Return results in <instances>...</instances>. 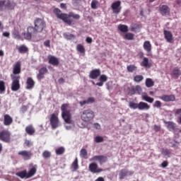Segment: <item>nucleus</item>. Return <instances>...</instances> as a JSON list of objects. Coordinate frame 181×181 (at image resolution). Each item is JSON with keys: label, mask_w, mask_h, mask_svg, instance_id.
<instances>
[{"label": "nucleus", "mask_w": 181, "mask_h": 181, "mask_svg": "<svg viewBox=\"0 0 181 181\" xmlns=\"http://www.w3.org/2000/svg\"><path fill=\"white\" fill-rule=\"evenodd\" d=\"M54 13L58 19H61V21H63L64 23H66V25H69V26L73 25V20H71V18L76 21H78V19L81 18L79 14H76L74 12H69L68 14L62 13V11L59 8H54Z\"/></svg>", "instance_id": "1"}, {"label": "nucleus", "mask_w": 181, "mask_h": 181, "mask_svg": "<svg viewBox=\"0 0 181 181\" xmlns=\"http://www.w3.org/2000/svg\"><path fill=\"white\" fill-rule=\"evenodd\" d=\"M62 117L66 124H73L71 119V107L69 103H64L61 106Z\"/></svg>", "instance_id": "2"}, {"label": "nucleus", "mask_w": 181, "mask_h": 181, "mask_svg": "<svg viewBox=\"0 0 181 181\" xmlns=\"http://www.w3.org/2000/svg\"><path fill=\"white\" fill-rule=\"evenodd\" d=\"M36 172L37 170L35 167H33L28 173L26 170L18 172L16 173V175L20 177L21 179H30V177H33L35 175H36Z\"/></svg>", "instance_id": "3"}, {"label": "nucleus", "mask_w": 181, "mask_h": 181, "mask_svg": "<svg viewBox=\"0 0 181 181\" xmlns=\"http://www.w3.org/2000/svg\"><path fill=\"white\" fill-rule=\"evenodd\" d=\"M94 112L91 110V109L84 110L81 115L82 121H84L85 122H90L91 119H94Z\"/></svg>", "instance_id": "4"}, {"label": "nucleus", "mask_w": 181, "mask_h": 181, "mask_svg": "<svg viewBox=\"0 0 181 181\" xmlns=\"http://www.w3.org/2000/svg\"><path fill=\"white\" fill-rule=\"evenodd\" d=\"M12 80L11 90L12 91H18L21 88V76L19 75H11Z\"/></svg>", "instance_id": "5"}, {"label": "nucleus", "mask_w": 181, "mask_h": 181, "mask_svg": "<svg viewBox=\"0 0 181 181\" xmlns=\"http://www.w3.org/2000/svg\"><path fill=\"white\" fill-rule=\"evenodd\" d=\"M35 28L38 33H42L46 28V22L42 18H36L34 21Z\"/></svg>", "instance_id": "6"}, {"label": "nucleus", "mask_w": 181, "mask_h": 181, "mask_svg": "<svg viewBox=\"0 0 181 181\" xmlns=\"http://www.w3.org/2000/svg\"><path fill=\"white\" fill-rule=\"evenodd\" d=\"M11 132L8 129H4L0 132V141L5 142L6 144H10L11 142Z\"/></svg>", "instance_id": "7"}, {"label": "nucleus", "mask_w": 181, "mask_h": 181, "mask_svg": "<svg viewBox=\"0 0 181 181\" xmlns=\"http://www.w3.org/2000/svg\"><path fill=\"white\" fill-rule=\"evenodd\" d=\"M36 33H39L36 27L28 26L27 28V33H24V37L26 40H32V36L36 35Z\"/></svg>", "instance_id": "8"}, {"label": "nucleus", "mask_w": 181, "mask_h": 181, "mask_svg": "<svg viewBox=\"0 0 181 181\" xmlns=\"http://www.w3.org/2000/svg\"><path fill=\"white\" fill-rule=\"evenodd\" d=\"M111 9L115 15H118L121 13L122 7L121 6V1L118 0L113 2L111 5Z\"/></svg>", "instance_id": "9"}, {"label": "nucleus", "mask_w": 181, "mask_h": 181, "mask_svg": "<svg viewBox=\"0 0 181 181\" xmlns=\"http://www.w3.org/2000/svg\"><path fill=\"white\" fill-rule=\"evenodd\" d=\"M50 125L52 129H56V128H59V117L56 115V114L53 113L49 119Z\"/></svg>", "instance_id": "10"}, {"label": "nucleus", "mask_w": 181, "mask_h": 181, "mask_svg": "<svg viewBox=\"0 0 181 181\" xmlns=\"http://www.w3.org/2000/svg\"><path fill=\"white\" fill-rule=\"evenodd\" d=\"M134 171L133 170H128L127 169L123 168L119 170V178L122 180L123 179H125L127 176H132L134 175Z\"/></svg>", "instance_id": "11"}, {"label": "nucleus", "mask_w": 181, "mask_h": 181, "mask_svg": "<svg viewBox=\"0 0 181 181\" xmlns=\"http://www.w3.org/2000/svg\"><path fill=\"white\" fill-rule=\"evenodd\" d=\"M89 170L91 173H101L104 170L103 168H98L97 163H91L89 164Z\"/></svg>", "instance_id": "12"}, {"label": "nucleus", "mask_w": 181, "mask_h": 181, "mask_svg": "<svg viewBox=\"0 0 181 181\" xmlns=\"http://www.w3.org/2000/svg\"><path fill=\"white\" fill-rule=\"evenodd\" d=\"M22 64L21 62H17L13 66V76H19L21 74Z\"/></svg>", "instance_id": "13"}, {"label": "nucleus", "mask_w": 181, "mask_h": 181, "mask_svg": "<svg viewBox=\"0 0 181 181\" xmlns=\"http://www.w3.org/2000/svg\"><path fill=\"white\" fill-rule=\"evenodd\" d=\"M158 11L162 16H168L170 13V8L168 5L160 6Z\"/></svg>", "instance_id": "14"}, {"label": "nucleus", "mask_w": 181, "mask_h": 181, "mask_svg": "<svg viewBox=\"0 0 181 181\" xmlns=\"http://www.w3.org/2000/svg\"><path fill=\"white\" fill-rule=\"evenodd\" d=\"M101 76V70L100 69H95L90 71L89 78L92 80H95Z\"/></svg>", "instance_id": "15"}, {"label": "nucleus", "mask_w": 181, "mask_h": 181, "mask_svg": "<svg viewBox=\"0 0 181 181\" xmlns=\"http://www.w3.org/2000/svg\"><path fill=\"white\" fill-rule=\"evenodd\" d=\"M90 160H93V161H98L100 165H101L102 163H105V162H107V160H108V158H107V156H95L93 157H92Z\"/></svg>", "instance_id": "16"}, {"label": "nucleus", "mask_w": 181, "mask_h": 181, "mask_svg": "<svg viewBox=\"0 0 181 181\" xmlns=\"http://www.w3.org/2000/svg\"><path fill=\"white\" fill-rule=\"evenodd\" d=\"M159 99L165 101V103H170V101H175L176 100V97L175 95H163L159 97Z\"/></svg>", "instance_id": "17"}, {"label": "nucleus", "mask_w": 181, "mask_h": 181, "mask_svg": "<svg viewBox=\"0 0 181 181\" xmlns=\"http://www.w3.org/2000/svg\"><path fill=\"white\" fill-rule=\"evenodd\" d=\"M18 155L23 156L24 160H29L32 158V153L28 151H21L18 153Z\"/></svg>", "instance_id": "18"}, {"label": "nucleus", "mask_w": 181, "mask_h": 181, "mask_svg": "<svg viewBox=\"0 0 181 181\" xmlns=\"http://www.w3.org/2000/svg\"><path fill=\"white\" fill-rule=\"evenodd\" d=\"M49 73V70H47V68L42 67L39 70L38 74H37V80H42L45 78V74H47Z\"/></svg>", "instance_id": "19"}, {"label": "nucleus", "mask_w": 181, "mask_h": 181, "mask_svg": "<svg viewBox=\"0 0 181 181\" xmlns=\"http://www.w3.org/2000/svg\"><path fill=\"white\" fill-rule=\"evenodd\" d=\"M47 59L48 63L52 66H58L59 64V59L53 55H49Z\"/></svg>", "instance_id": "20"}, {"label": "nucleus", "mask_w": 181, "mask_h": 181, "mask_svg": "<svg viewBox=\"0 0 181 181\" xmlns=\"http://www.w3.org/2000/svg\"><path fill=\"white\" fill-rule=\"evenodd\" d=\"M94 103H95V98L94 97H90V98H88L86 100L80 101L79 104L81 107H83V105H86L94 104Z\"/></svg>", "instance_id": "21"}, {"label": "nucleus", "mask_w": 181, "mask_h": 181, "mask_svg": "<svg viewBox=\"0 0 181 181\" xmlns=\"http://www.w3.org/2000/svg\"><path fill=\"white\" fill-rule=\"evenodd\" d=\"M17 50L20 54H26V53H29V47L25 45L18 46Z\"/></svg>", "instance_id": "22"}, {"label": "nucleus", "mask_w": 181, "mask_h": 181, "mask_svg": "<svg viewBox=\"0 0 181 181\" xmlns=\"http://www.w3.org/2000/svg\"><path fill=\"white\" fill-rule=\"evenodd\" d=\"M108 80V76L105 74H102L99 77V81L96 83V86H98L99 87H103L104 86V83Z\"/></svg>", "instance_id": "23"}, {"label": "nucleus", "mask_w": 181, "mask_h": 181, "mask_svg": "<svg viewBox=\"0 0 181 181\" xmlns=\"http://www.w3.org/2000/svg\"><path fill=\"white\" fill-rule=\"evenodd\" d=\"M12 122H13V119L11 115L6 114L4 116V124L6 126L11 125Z\"/></svg>", "instance_id": "24"}, {"label": "nucleus", "mask_w": 181, "mask_h": 181, "mask_svg": "<svg viewBox=\"0 0 181 181\" xmlns=\"http://www.w3.org/2000/svg\"><path fill=\"white\" fill-rule=\"evenodd\" d=\"M140 66H141V67H145L146 69H151V67H152V64L149 62V59L144 57Z\"/></svg>", "instance_id": "25"}, {"label": "nucleus", "mask_w": 181, "mask_h": 181, "mask_svg": "<svg viewBox=\"0 0 181 181\" xmlns=\"http://www.w3.org/2000/svg\"><path fill=\"white\" fill-rule=\"evenodd\" d=\"M164 37L168 42V43H172L173 40V35L169 30H164Z\"/></svg>", "instance_id": "26"}, {"label": "nucleus", "mask_w": 181, "mask_h": 181, "mask_svg": "<svg viewBox=\"0 0 181 181\" xmlns=\"http://www.w3.org/2000/svg\"><path fill=\"white\" fill-rule=\"evenodd\" d=\"M151 108V106L145 103V102H140L139 103V107L138 110H140V111H144V110L148 111Z\"/></svg>", "instance_id": "27"}, {"label": "nucleus", "mask_w": 181, "mask_h": 181, "mask_svg": "<svg viewBox=\"0 0 181 181\" xmlns=\"http://www.w3.org/2000/svg\"><path fill=\"white\" fill-rule=\"evenodd\" d=\"M26 85L27 90H32V88L35 87V81H33V78L28 77L27 78Z\"/></svg>", "instance_id": "28"}, {"label": "nucleus", "mask_w": 181, "mask_h": 181, "mask_svg": "<svg viewBox=\"0 0 181 181\" xmlns=\"http://www.w3.org/2000/svg\"><path fill=\"white\" fill-rule=\"evenodd\" d=\"M171 76L174 78H179V76H181L180 69L177 66L173 68Z\"/></svg>", "instance_id": "29"}, {"label": "nucleus", "mask_w": 181, "mask_h": 181, "mask_svg": "<svg viewBox=\"0 0 181 181\" xmlns=\"http://www.w3.org/2000/svg\"><path fill=\"white\" fill-rule=\"evenodd\" d=\"M165 124H167V128L170 131L175 132L177 129V125L173 122H166Z\"/></svg>", "instance_id": "30"}, {"label": "nucleus", "mask_w": 181, "mask_h": 181, "mask_svg": "<svg viewBox=\"0 0 181 181\" xmlns=\"http://www.w3.org/2000/svg\"><path fill=\"white\" fill-rule=\"evenodd\" d=\"M143 47L144 50H146V52H147L148 53H149L152 50V45H151V42L149 41H145L143 45Z\"/></svg>", "instance_id": "31"}, {"label": "nucleus", "mask_w": 181, "mask_h": 181, "mask_svg": "<svg viewBox=\"0 0 181 181\" xmlns=\"http://www.w3.org/2000/svg\"><path fill=\"white\" fill-rule=\"evenodd\" d=\"M25 132L28 135H34L35 132H36V129H34L33 125H29L25 127Z\"/></svg>", "instance_id": "32"}, {"label": "nucleus", "mask_w": 181, "mask_h": 181, "mask_svg": "<svg viewBox=\"0 0 181 181\" xmlns=\"http://www.w3.org/2000/svg\"><path fill=\"white\" fill-rule=\"evenodd\" d=\"M16 6V4H15V2H11V1H8L5 4V8L8 9L9 11H13Z\"/></svg>", "instance_id": "33"}, {"label": "nucleus", "mask_w": 181, "mask_h": 181, "mask_svg": "<svg viewBox=\"0 0 181 181\" xmlns=\"http://www.w3.org/2000/svg\"><path fill=\"white\" fill-rule=\"evenodd\" d=\"M127 70L128 73H135L137 71L138 67L134 64H129L127 66Z\"/></svg>", "instance_id": "34"}, {"label": "nucleus", "mask_w": 181, "mask_h": 181, "mask_svg": "<svg viewBox=\"0 0 181 181\" xmlns=\"http://www.w3.org/2000/svg\"><path fill=\"white\" fill-rule=\"evenodd\" d=\"M71 169L73 172H76L78 169V158H76L74 161L71 165Z\"/></svg>", "instance_id": "35"}, {"label": "nucleus", "mask_w": 181, "mask_h": 181, "mask_svg": "<svg viewBox=\"0 0 181 181\" xmlns=\"http://www.w3.org/2000/svg\"><path fill=\"white\" fill-rule=\"evenodd\" d=\"M124 39L126 40H134V39H135V34L132 33H126L124 35Z\"/></svg>", "instance_id": "36"}, {"label": "nucleus", "mask_w": 181, "mask_h": 181, "mask_svg": "<svg viewBox=\"0 0 181 181\" xmlns=\"http://www.w3.org/2000/svg\"><path fill=\"white\" fill-rule=\"evenodd\" d=\"M118 29L120 30V32H122L123 33H127L128 32V25L120 24L118 25Z\"/></svg>", "instance_id": "37"}, {"label": "nucleus", "mask_w": 181, "mask_h": 181, "mask_svg": "<svg viewBox=\"0 0 181 181\" xmlns=\"http://www.w3.org/2000/svg\"><path fill=\"white\" fill-rule=\"evenodd\" d=\"M88 153H87V150L86 148H81V150L80 151L81 158H83L84 159H88Z\"/></svg>", "instance_id": "38"}, {"label": "nucleus", "mask_w": 181, "mask_h": 181, "mask_svg": "<svg viewBox=\"0 0 181 181\" xmlns=\"http://www.w3.org/2000/svg\"><path fill=\"white\" fill-rule=\"evenodd\" d=\"M6 90V87L5 86V82L4 81H0V94H4Z\"/></svg>", "instance_id": "39"}, {"label": "nucleus", "mask_w": 181, "mask_h": 181, "mask_svg": "<svg viewBox=\"0 0 181 181\" xmlns=\"http://www.w3.org/2000/svg\"><path fill=\"white\" fill-rule=\"evenodd\" d=\"M162 155L163 156H168V158H170V155H172V151L168 148L163 149L161 151Z\"/></svg>", "instance_id": "40"}, {"label": "nucleus", "mask_w": 181, "mask_h": 181, "mask_svg": "<svg viewBox=\"0 0 181 181\" xmlns=\"http://www.w3.org/2000/svg\"><path fill=\"white\" fill-rule=\"evenodd\" d=\"M76 50L77 52H79V53H83V54L86 53V48L81 44H78L76 46Z\"/></svg>", "instance_id": "41"}, {"label": "nucleus", "mask_w": 181, "mask_h": 181, "mask_svg": "<svg viewBox=\"0 0 181 181\" xmlns=\"http://www.w3.org/2000/svg\"><path fill=\"white\" fill-rule=\"evenodd\" d=\"M154 84H155V82H153V81H152L151 78H146V87L148 88L153 87Z\"/></svg>", "instance_id": "42"}, {"label": "nucleus", "mask_w": 181, "mask_h": 181, "mask_svg": "<svg viewBox=\"0 0 181 181\" xmlns=\"http://www.w3.org/2000/svg\"><path fill=\"white\" fill-rule=\"evenodd\" d=\"M142 99L144 100V101H146L147 103H150V104H152V103H153L154 101L153 98H151L146 95H142Z\"/></svg>", "instance_id": "43"}, {"label": "nucleus", "mask_w": 181, "mask_h": 181, "mask_svg": "<svg viewBox=\"0 0 181 181\" xmlns=\"http://www.w3.org/2000/svg\"><path fill=\"white\" fill-rule=\"evenodd\" d=\"M42 157L44 159H49L52 157V153L46 150L42 153Z\"/></svg>", "instance_id": "44"}, {"label": "nucleus", "mask_w": 181, "mask_h": 181, "mask_svg": "<svg viewBox=\"0 0 181 181\" xmlns=\"http://www.w3.org/2000/svg\"><path fill=\"white\" fill-rule=\"evenodd\" d=\"M66 149H64V147H59L55 150L56 155H63Z\"/></svg>", "instance_id": "45"}, {"label": "nucleus", "mask_w": 181, "mask_h": 181, "mask_svg": "<svg viewBox=\"0 0 181 181\" xmlns=\"http://www.w3.org/2000/svg\"><path fill=\"white\" fill-rule=\"evenodd\" d=\"M142 80H144V76L142 75H136L134 77V81H135L136 83H141Z\"/></svg>", "instance_id": "46"}, {"label": "nucleus", "mask_w": 181, "mask_h": 181, "mask_svg": "<svg viewBox=\"0 0 181 181\" xmlns=\"http://www.w3.org/2000/svg\"><path fill=\"white\" fill-rule=\"evenodd\" d=\"M137 29H139V24L134 23L130 26L131 32H136Z\"/></svg>", "instance_id": "47"}, {"label": "nucleus", "mask_w": 181, "mask_h": 181, "mask_svg": "<svg viewBox=\"0 0 181 181\" xmlns=\"http://www.w3.org/2000/svg\"><path fill=\"white\" fill-rule=\"evenodd\" d=\"M139 103H135L134 102H129V108H132L133 110H136L139 108Z\"/></svg>", "instance_id": "48"}, {"label": "nucleus", "mask_w": 181, "mask_h": 181, "mask_svg": "<svg viewBox=\"0 0 181 181\" xmlns=\"http://www.w3.org/2000/svg\"><path fill=\"white\" fill-rule=\"evenodd\" d=\"M99 5L98 1L92 0L90 6L92 9H97V6Z\"/></svg>", "instance_id": "49"}, {"label": "nucleus", "mask_w": 181, "mask_h": 181, "mask_svg": "<svg viewBox=\"0 0 181 181\" xmlns=\"http://www.w3.org/2000/svg\"><path fill=\"white\" fill-rule=\"evenodd\" d=\"M95 141L97 143V144H100L101 142H104V138L101 136H98L95 138Z\"/></svg>", "instance_id": "50"}, {"label": "nucleus", "mask_w": 181, "mask_h": 181, "mask_svg": "<svg viewBox=\"0 0 181 181\" xmlns=\"http://www.w3.org/2000/svg\"><path fill=\"white\" fill-rule=\"evenodd\" d=\"M153 107L156 108H160L162 107V103L159 100H156L153 104Z\"/></svg>", "instance_id": "51"}, {"label": "nucleus", "mask_w": 181, "mask_h": 181, "mask_svg": "<svg viewBox=\"0 0 181 181\" xmlns=\"http://www.w3.org/2000/svg\"><path fill=\"white\" fill-rule=\"evenodd\" d=\"M12 35H13L14 39H16L17 37H19V32H18V30H14L12 32Z\"/></svg>", "instance_id": "52"}, {"label": "nucleus", "mask_w": 181, "mask_h": 181, "mask_svg": "<svg viewBox=\"0 0 181 181\" xmlns=\"http://www.w3.org/2000/svg\"><path fill=\"white\" fill-rule=\"evenodd\" d=\"M6 1L3 0L0 1V12H2L4 11V5H5Z\"/></svg>", "instance_id": "53"}, {"label": "nucleus", "mask_w": 181, "mask_h": 181, "mask_svg": "<svg viewBox=\"0 0 181 181\" xmlns=\"http://www.w3.org/2000/svg\"><path fill=\"white\" fill-rule=\"evenodd\" d=\"M21 112H23V114H25L28 111V106L26 105H23L21 107Z\"/></svg>", "instance_id": "54"}, {"label": "nucleus", "mask_w": 181, "mask_h": 181, "mask_svg": "<svg viewBox=\"0 0 181 181\" xmlns=\"http://www.w3.org/2000/svg\"><path fill=\"white\" fill-rule=\"evenodd\" d=\"M66 39H68V40H71L73 38L75 37L74 35L73 34H66L65 35Z\"/></svg>", "instance_id": "55"}, {"label": "nucleus", "mask_w": 181, "mask_h": 181, "mask_svg": "<svg viewBox=\"0 0 181 181\" xmlns=\"http://www.w3.org/2000/svg\"><path fill=\"white\" fill-rule=\"evenodd\" d=\"M134 88L136 90V93H138L139 94L142 91V88H141L139 85L136 86Z\"/></svg>", "instance_id": "56"}, {"label": "nucleus", "mask_w": 181, "mask_h": 181, "mask_svg": "<svg viewBox=\"0 0 181 181\" xmlns=\"http://www.w3.org/2000/svg\"><path fill=\"white\" fill-rule=\"evenodd\" d=\"M44 46H45V47H50V40H47L44 42Z\"/></svg>", "instance_id": "57"}, {"label": "nucleus", "mask_w": 181, "mask_h": 181, "mask_svg": "<svg viewBox=\"0 0 181 181\" xmlns=\"http://www.w3.org/2000/svg\"><path fill=\"white\" fill-rule=\"evenodd\" d=\"M169 165V163L166 160H164L162 163H161V166L165 168H167V166Z\"/></svg>", "instance_id": "58"}, {"label": "nucleus", "mask_w": 181, "mask_h": 181, "mask_svg": "<svg viewBox=\"0 0 181 181\" xmlns=\"http://www.w3.org/2000/svg\"><path fill=\"white\" fill-rule=\"evenodd\" d=\"M86 43H89V44L93 43V38L88 37L86 39Z\"/></svg>", "instance_id": "59"}, {"label": "nucleus", "mask_w": 181, "mask_h": 181, "mask_svg": "<svg viewBox=\"0 0 181 181\" xmlns=\"http://www.w3.org/2000/svg\"><path fill=\"white\" fill-rule=\"evenodd\" d=\"M93 125H94V128H95V129H101V125H100V124L95 123Z\"/></svg>", "instance_id": "60"}, {"label": "nucleus", "mask_w": 181, "mask_h": 181, "mask_svg": "<svg viewBox=\"0 0 181 181\" xmlns=\"http://www.w3.org/2000/svg\"><path fill=\"white\" fill-rule=\"evenodd\" d=\"M154 131H156V132L160 131V127L155 124L154 125Z\"/></svg>", "instance_id": "61"}, {"label": "nucleus", "mask_w": 181, "mask_h": 181, "mask_svg": "<svg viewBox=\"0 0 181 181\" xmlns=\"http://www.w3.org/2000/svg\"><path fill=\"white\" fill-rule=\"evenodd\" d=\"M3 36H4L5 37H9V36H11V33L8 32H4L3 33Z\"/></svg>", "instance_id": "62"}, {"label": "nucleus", "mask_w": 181, "mask_h": 181, "mask_svg": "<svg viewBox=\"0 0 181 181\" xmlns=\"http://www.w3.org/2000/svg\"><path fill=\"white\" fill-rule=\"evenodd\" d=\"M95 181H105V180L103 177H99Z\"/></svg>", "instance_id": "63"}, {"label": "nucleus", "mask_w": 181, "mask_h": 181, "mask_svg": "<svg viewBox=\"0 0 181 181\" xmlns=\"http://www.w3.org/2000/svg\"><path fill=\"white\" fill-rule=\"evenodd\" d=\"M179 114H181V108L177 109L175 111V115H179Z\"/></svg>", "instance_id": "64"}]
</instances>
